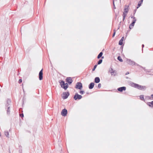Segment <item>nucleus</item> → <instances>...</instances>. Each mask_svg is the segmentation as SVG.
<instances>
[{"label":"nucleus","instance_id":"1","mask_svg":"<svg viewBox=\"0 0 153 153\" xmlns=\"http://www.w3.org/2000/svg\"><path fill=\"white\" fill-rule=\"evenodd\" d=\"M66 81L68 83H65V81L63 80H61L59 81V83L60 84L61 88H64L65 90H66L68 87V85L71 84L73 81L72 78L71 77H68L66 79Z\"/></svg>","mask_w":153,"mask_h":153},{"label":"nucleus","instance_id":"2","mask_svg":"<svg viewBox=\"0 0 153 153\" xmlns=\"http://www.w3.org/2000/svg\"><path fill=\"white\" fill-rule=\"evenodd\" d=\"M130 84L132 87L137 88L139 90L144 91L146 90L147 88V87L145 86L141 85L133 82H131Z\"/></svg>","mask_w":153,"mask_h":153},{"label":"nucleus","instance_id":"3","mask_svg":"<svg viewBox=\"0 0 153 153\" xmlns=\"http://www.w3.org/2000/svg\"><path fill=\"white\" fill-rule=\"evenodd\" d=\"M11 101L10 99H8L7 100L5 104V109L6 110L7 114L9 115L10 114V107Z\"/></svg>","mask_w":153,"mask_h":153},{"label":"nucleus","instance_id":"4","mask_svg":"<svg viewBox=\"0 0 153 153\" xmlns=\"http://www.w3.org/2000/svg\"><path fill=\"white\" fill-rule=\"evenodd\" d=\"M127 62L128 64L130 65H137L138 66H139L141 68H142L143 67L140 65L134 62L133 61H132L130 59H127Z\"/></svg>","mask_w":153,"mask_h":153},{"label":"nucleus","instance_id":"5","mask_svg":"<svg viewBox=\"0 0 153 153\" xmlns=\"http://www.w3.org/2000/svg\"><path fill=\"white\" fill-rule=\"evenodd\" d=\"M131 18H132L133 20L132 21V23L130 24V25H129V28L130 29H131L133 28L134 26V24L136 21V19L134 17L131 16Z\"/></svg>","mask_w":153,"mask_h":153},{"label":"nucleus","instance_id":"6","mask_svg":"<svg viewBox=\"0 0 153 153\" xmlns=\"http://www.w3.org/2000/svg\"><path fill=\"white\" fill-rule=\"evenodd\" d=\"M82 98V96L81 95L77 93H75L73 97L74 99L75 100H80Z\"/></svg>","mask_w":153,"mask_h":153},{"label":"nucleus","instance_id":"7","mask_svg":"<svg viewBox=\"0 0 153 153\" xmlns=\"http://www.w3.org/2000/svg\"><path fill=\"white\" fill-rule=\"evenodd\" d=\"M82 85L81 82H77L76 83L75 86V88L80 90L82 89Z\"/></svg>","mask_w":153,"mask_h":153},{"label":"nucleus","instance_id":"8","mask_svg":"<svg viewBox=\"0 0 153 153\" xmlns=\"http://www.w3.org/2000/svg\"><path fill=\"white\" fill-rule=\"evenodd\" d=\"M109 71L111 73V75H114L115 76L116 75V71H114L113 68L111 67L109 69Z\"/></svg>","mask_w":153,"mask_h":153},{"label":"nucleus","instance_id":"9","mask_svg":"<svg viewBox=\"0 0 153 153\" xmlns=\"http://www.w3.org/2000/svg\"><path fill=\"white\" fill-rule=\"evenodd\" d=\"M70 95V93L69 92H65L63 93V96L62 97V98L63 99H67Z\"/></svg>","mask_w":153,"mask_h":153},{"label":"nucleus","instance_id":"10","mask_svg":"<svg viewBox=\"0 0 153 153\" xmlns=\"http://www.w3.org/2000/svg\"><path fill=\"white\" fill-rule=\"evenodd\" d=\"M68 113L67 110L65 108L63 109L61 111V114L63 116H65L67 115Z\"/></svg>","mask_w":153,"mask_h":153},{"label":"nucleus","instance_id":"11","mask_svg":"<svg viewBox=\"0 0 153 153\" xmlns=\"http://www.w3.org/2000/svg\"><path fill=\"white\" fill-rule=\"evenodd\" d=\"M43 70L42 69L39 72V79L40 80H42L43 79Z\"/></svg>","mask_w":153,"mask_h":153},{"label":"nucleus","instance_id":"12","mask_svg":"<svg viewBox=\"0 0 153 153\" xmlns=\"http://www.w3.org/2000/svg\"><path fill=\"white\" fill-rule=\"evenodd\" d=\"M126 89V87L125 86L119 88H117V90L119 91L122 92L123 91H125Z\"/></svg>","mask_w":153,"mask_h":153},{"label":"nucleus","instance_id":"13","mask_svg":"<svg viewBox=\"0 0 153 153\" xmlns=\"http://www.w3.org/2000/svg\"><path fill=\"white\" fill-rule=\"evenodd\" d=\"M128 11H124L123 13V21H124L126 17L127 16V13H128Z\"/></svg>","mask_w":153,"mask_h":153},{"label":"nucleus","instance_id":"14","mask_svg":"<svg viewBox=\"0 0 153 153\" xmlns=\"http://www.w3.org/2000/svg\"><path fill=\"white\" fill-rule=\"evenodd\" d=\"M94 84L93 82H91L88 85V87L89 89H92L94 87Z\"/></svg>","mask_w":153,"mask_h":153},{"label":"nucleus","instance_id":"15","mask_svg":"<svg viewBox=\"0 0 153 153\" xmlns=\"http://www.w3.org/2000/svg\"><path fill=\"white\" fill-rule=\"evenodd\" d=\"M147 105L151 108H153V101L151 102H148L146 103Z\"/></svg>","mask_w":153,"mask_h":153},{"label":"nucleus","instance_id":"16","mask_svg":"<svg viewBox=\"0 0 153 153\" xmlns=\"http://www.w3.org/2000/svg\"><path fill=\"white\" fill-rule=\"evenodd\" d=\"M100 79L99 77H96L94 79V82L96 83H98L100 82Z\"/></svg>","mask_w":153,"mask_h":153},{"label":"nucleus","instance_id":"17","mask_svg":"<svg viewBox=\"0 0 153 153\" xmlns=\"http://www.w3.org/2000/svg\"><path fill=\"white\" fill-rule=\"evenodd\" d=\"M5 135L8 138L9 137V133L8 131H6L4 132Z\"/></svg>","mask_w":153,"mask_h":153},{"label":"nucleus","instance_id":"18","mask_svg":"<svg viewBox=\"0 0 153 153\" xmlns=\"http://www.w3.org/2000/svg\"><path fill=\"white\" fill-rule=\"evenodd\" d=\"M103 55V53L101 52L97 56V58L98 59L100 58Z\"/></svg>","mask_w":153,"mask_h":153},{"label":"nucleus","instance_id":"19","mask_svg":"<svg viewBox=\"0 0 153 153\" xmlns=\"http://www.w3.org/2000/svg\"><path fill=\"white\" fill-rule=\"evenodd\" d=\"M142 3L143 2H141L140 1H139L137 4V9L141 5V4H142Z\"/></svg>","mask_w":153,"mask_h":153},{"label":"nucleus","instance_id":"20","mask_svg":"<svg viewBox=\"0 0 153 153\" xmlns=\"http://www.w3.org/2000/svg\"><path fill=\"white\" fill-rule=\"evenodd\" d=\"M117 59L119 61H120V62H123V60L121 58V57L120 56H118V57L117 58Z\"/></svg>","mask_w":153,"mask_h":153},{"label":"nucleus","instance_id":"21","mask_svg":"<svg viewBox=\"0 0 153 153\" xmlns=\"http://www.w3.org/2000/svg\"><path fill=\"white\" fill-rule=\"evenodd\" d=\"M125 7H126L124 9V11H128V7H129V6H127V5H126Z\"/></svg>","mask_w":153,"mask_h":153},{"label":"nucleus","instance_id":"22","mask_svg":"<svg viewBox=\"0 0 153 153\" xmlns=\"http://www.w3.org/2000/svg\"><path fill=\"white\" fill-rule=\"evenodd\" d=\"M140 99L142 100H143L144 101H145V100L144 99V95H141L140 96Z\"/></svg>","mask_w":153,"mask_h":153},{"label":"nucleus","instance_id":"23","mask_svg":"<svg viewBox=\"0 0 153 153\" xmlns=\"http://www.w3.org/2000/svg\"><path fill=\"white\" fill-rule=\"evenodd\" d=\"M102 62V59H100L97 62V65H100L101 64Z\"/></svg>","mask_w":153,"mask_h":153},{"label":"nucleus","instance_id":"24","mask_svg":"<svg viewBox=\"0 0 153 153\" xmlns=\"http://www.w3.org/2000/svg\"><path fill=\"white\" fill-rule=\"evenodd\" d=\"M123 41L122 40H120L119 42V45H122L123 44Z\"/></svg>","mask_w":153,"mask_h":153},{"label":"nucleus","instance_id":"25","mask_svg":"<svg viewBox=\"0 0 153 153\" xmlns=\"http://www.w3.org/2000/svg\"><path fill=\"white\" fill-rule=\"evenodd\" d=\"M97 65H95L94 67L92 69V71H94L95 70V69L97 67Z\"/></svg>","mask_w":153,"mask_h":153},{"label":"nucleus","instance_id":"26","mask_svg":"<svg viewBox=\"0 0 153 153\" xmlns=\"http://www.w3.org/2000/svg\"><path fill=\"white\" fill-rule=\"evenodd\" d=\"M79 93L80 94H83L85 93V91H80Z\"/></svg>","mask_w":153,"mask_h":153},{"label":"nucleus","instance_id":"27","mask_svg":"<svg viewBox=\"0 0 153 153\" xmlns=\"http://www.w3.org/2000/svg\"><path fill=\"white\" fill-rule=\"evenodd\" d=\"M115 33H116V31H115V30H114V33H113V34L112 35V37H114V36Z\"/></svg>","mask_w":153,"mask_h":153},{"label":"nucleus","instance_id":"28","mask_svg":"<svg viewBox=\"0 0 153 153\" xmlns=\"http://www.w3.org/2000/svg\"><path fill=\"white\" fill-rule=\"evenodd\" d=\"M101 84L100 83H99L98 85V88H100L101 87Z\"/></svg>","mask_w":153,"mask_h":153},{"label":"nucleus","instance_id":"29","mask_svg":"<svg viewBox=\"0 0 153 153\" xmlns=\"http://www.w3.org/2000/svg\"><path fill=\"white\" fill-rule=\"evenodd\" d=\"M22 79H20L19 80L18 82L19 83H21L22 82Z\"/></svg>","mask_w":153,"mask_h":153},{"label":"nucleus","instance_id":"30","mask_svg":"<svg viewBox=\"0 0 153 153\" xmlns=\"http://www.w3.org/2000/svg\"><path fill=\"white\" fill-rule=\"evenodd\" d=\"M20 116L22 117H24V114H20Z\"/></svg>","mask_w":153,"mask_h":153},{"label":"nucleus","instance_id":"31","mask_svg":"<svg viewBox=\"0 0 153 153\" xmlns=\"http://www.w3.org/2000/svg\"><path fill=\"white\" fill-rule=\"evenodd\" d=\"M113 6H114V9H115L116 8H115V7L114 4V0L113 1Z\"/></svg>","mask_w":153,"mask_h":153},{"label":"nucleus","instance_id":"32","mask_svg":"<svg viewBox=\"0 0 153 153\" xmlns=\"http://www.w3.org/2000/svg\"><path fill=\"white\" fill-rule=\"evenodd\" d=\"M147 97H148V99L149 100H152V99H151V97L147 96Z\"/></svg>","mask_w":153,"mask_h":153},{"label":"nucleus","instance_id":"33","mask_svg":"<svg viewBox=\"0 0 153 153\" xmlns=\"http://www.w3.org/2000/svg\"><path fill=\"white\" fill-rule=\"evenodd\" d=\"M129 74V72H127L126 73L125 75H127V74Z\"/></svg>","mask_w":153,"mask_h":153},{"label":"nucleus","instance_id":"34","mask_svg":"<svg viewBox=\"0 0 153 153\" xmlns=\"http://www.w3.org/2000/svg\"><path fill=\"white\" fill-rule=\"evenodd\" d=\"M151 99H153V94H152L151 95Z\"/></svg>","mask_w":153,"mask_h":153},{"label":"nucleus","instance_id":"35","mask_svg":"<svg viewBox=\"0 0 153 153\" xmlns=\"http://www.w3.org/2000/svg\"><path fill=\"white\" fill-rule=\"evenodd\" d=\"M124 39V37H123L121 38V39L120 40H122V41H123Z\"/></svg>","mask_w":153,"mask_h":153},{"label":"nucleus","instance_id":"36","mask_svg":"<svg viewBox=\"0 0 153 153\" xmlns=\"http://www.w3.org/2000/svg\"><path fill=\"white\" fill-rule=\"evenodd\" d=\"M136 10H134V15L135 14V13H136Z\"/></svg>","mask_w":153,"mask_h":153},{"label":"nucleus","instance_id":"37","mask_svg":"<svg viewBox=\"0 0 153 153\" xmlns=\"http://www.w3.org/2000/svg\"><path fill=\"white\" fill-rule=\"evenodd\" d=\"M142 50H143V48L144 47V45L143 44H142Z\"/></svg>","mask_w":153,"mask_h":153},{"label":"nucleus","instance_id":"38","mask_svg":"<svg viewBox=\"0 0 153 153\" xmlns=\"http://www.w3.org/2000/svg\"><path fill=\"white\" fill-rule=\"evenodd\" d=\"M9 153H10V148L9 149Z\"/></svg>","mask_w":153,"mask_h":153},{"label":"nucleus","instance_id":"39","mask_svg":"<svg viewBox=\"0 0 153 153\" xmlns=\"http://www.w3.org/2000/svg\"><path fill=\"white\" fill-rule=\"evenodd\" d=\"M101 57L102 59H103L104 58V57L103 56H102V57Z\"/></svg>","mask_w":153,"mask_h":153},{"label":"nucleus","instance_id":"40","mask_svg":"<svg viewBox=\"0 0 153 153\" xmlns=\"http://www.w3.org/2000/svg\"><path fill=\"white\" fill-rule=\"evenodd\" d=\"M140 1L141 2H143V0H140Z\"/></svg>","mask_w":153,"mask_h":153},{"label":"nucleus","instance_id":"41","mask_svg":"<svg viewBox=\"0 0 153 153\" xmlns=\"http://www.w3.org/2000/svg\"><path fill=\"white\" fill-rule=\"evenodd\" d=\"M1 136V132H0V137Z\"/></svg>","mask_w":153,"mask_h":153},{"label":"nucleus","instance_id":"42","mask_svg":"<svg viewBox=\"0 0 153 153\" xmlns=\"http://www.w3.org/2000/svg\"><path fill=\"white\" fill-rule=\"evenodd\" d=\"M121 48H122V49H123V48L122 46H121Z\"/></svg>","mask_w":153,"mask_h":153},{"label":"nucleus","instance_id":"43","mask_svg":"<svg viewBox=\"0 0 153 153\" xmlns=\"http://www.w3.org/2000/svg\"><path fill=\"white\" fill-rule=\"evenodd\" d=\"M126 79H128V77H126Z\"/></svg>","mask_w":153,"mask_h":153},{"label":"nucleus","instance_id":"44","mask_svg":"<svg viewBox=\"0 0 153 153\" xmlns=\"http://www.w3.org/2000/svg\"><path fill=\"white\" fill-rule=\"evenodd\" d=\"M120 28V26H119V27H118V29H119Z\"/></svg>","mask_w":153,"mask_h":153},{"label":"nucleus","instance_id":"45","mask_svg":"<svg viewBox=\"0 0 153 153\" xmlns=\"http://www.w3.org/2000/svg\"><path fill=\"white\" fill-rule=\"evenodd\" d=\"M11 153V152H10V153Z\"/></svg>","mask_w":153,"mask_h":153}]
</instances>
